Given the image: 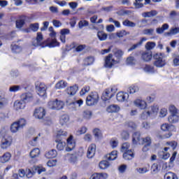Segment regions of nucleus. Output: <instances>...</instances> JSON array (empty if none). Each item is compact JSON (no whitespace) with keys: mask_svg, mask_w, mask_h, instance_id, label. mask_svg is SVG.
<instances>
[{"mask_svg":"<svg viewBox=\"0 0 179 179\" xmlns=\"http://www.w3.org/2000/svg\"><path fill=\"white\" fill-rule=\"evenodd\" d=\"M132 143L133 145H146L147 146H152V137L148 136L141 138V133L136 131L132 135Z\"/></svg>","mask_w":179,"mask_h":179,"instance_id":"f257e3e1","label":"nucleus"},{"mask_svg":"<svg viewBox=\"0 0 179 179\" xmlns=\"http://www.w3.org/2000/svg\"><path fill=\"white\" fill-rule=\"evenodd\" d=\"M159 113V106L157 104H154L149 106L148 109L143 111L141 115V120H148V117L150 118H155Z\"/></svg>","mask_w":179,"mask_h":179,"instance_id":"f03ea898","label":"nucleus"},{"mask_svg":"<svg viewBox=\"0 0 179 179\" xmlns=\"http://www.w3.org/2000/svg\"><path fill=\"white\" fill-rule=\"evenodd\" d=\"M13 142V138L12 136L8 134V133L5 132L2 134V138L1 140L0 146L1 149L6 150L8 148L12 145Z\"/></svg>","mask_w":179,"mask_h":179,"instance_id":"7ed1b4c3","label":"nucleus"},{"mask_svg":"<svg viewBox=\"0 0 179 179\" xmlns=\"http://www.w3.org/2000/svg\"><path fill=\"white\" fill-rule=\"evenodd\" d=\"M83 150L81 149L73 154L68 153L66 155V157L68 159L69 163H70L71 164H78V162H79V157H82V156H83Z\"/></svg>","mask_w":179,"mask_h":179,"instance_id":"20e7f679","label":"nucleus"},{"mask_svg":"<svg viewBox=\"0 0 179 179\" xmlns=\"http://www.w3.org/2000/svg\"><path fill=\"white\" fill-rule=\"evenodd\" d=\"M165 55L164 53H156L154 55V65L157 68H163L166 65Z\"/></svg>","mask_w":179,"mask_h":179,"instance_id":"39448f33","label":"nucleus"},{"mask_svg":"<svg viewBox=\"0 0 179 179\" xmlns=\"http://www.w3.org/2000/svg\"><path fill=\"white\" fill-rule=\"evenodd\" d=\"M35 87L36 90V92L41 97H45L46 96V92H47V86L45 83L37 81L35 83Z\"/></svg>","mask_w":179,"mask_h":179,"instance_id":"423d86ee","label":"nucleus"},{"mask_svg":"<svg viewBox=\"0 0 179 179\" xmlns=\"http://www.w3.org/2000/svg\"><path fill=\"white\" fill-rule=\"evenodd\" d=\"M117 92V89L115 87H110L106 89L102 94L101 99L103 101H107V100H110L111 97H114L115 93Z\"/></svg>","mask_w":179,"mask_h":179,"instance_id":"0eeeda50","label":"nucleus"},{"mask_svg":"<svg viewBox=\"0 0 179 179\" xmlns=\"http://www.w3.org/2000/svg\"><path fill=\"white\" fill-rule=\"evenodd\" d=\"M97 103H99V94L97 92H93L87 97V106H94Z\"/></svg>","mask_w":179,"mask_h":179,"instance_id":"6e6552de","label":"nucleus"},{"mask_svg":"<svg viewBox=\"0 0 179 179\" xmlns=\"http://www.w3.org/2000/svg\"><path fill=\"white\" fill-rule=\"evenodd\" d=\"M48 107L51 110H62V108H64V102L57 99L55 101H50Z\"/></svg>","mask_w":179,"mask_h":179,"instance_id":"1a4fd4ad","label":"nucleus"},{"mask_svg":"<svg viewBox=\"0 0 179 179\" xmlns=\"http://www.w3.org/2000/svg\"><path fill=\"white\" fill-rule=\"evenodd\" d=\"M43 34L41 32H38L36 36V43H34L33 45L34 47H41V48H44L48 45V43H47V41L41 42L43 41Z\"/></svg>","mask_w":179,"mask_h":179,"instance_id":"9d476101","label":"nucleus"},{"mask_svg":"<svg viewBox=\"0 0 179 179\" xmlns=\"http://www.w3.org/2000/svg\"><path fill=\"white\" fill-rule=\"evenodd\" d=\"M120 61L114 59L113 58V55L109 54L105 59V68H113V65H115V64H118Z\"/></svg>","mask_w":179,"mask_h":179,"instance_id":"9b49d317","label":"nucleus"},{"mask_svg":"<svg viewBox=\"0 0 179 179\" xmlns=\"http://www.w3.org/2000/svg\"><path fill=\"white\" fill-rule=\"evenodd\" d=\"M34 115L38 120H43L45 117V109L43 107L36 108L34 110Z\"/></svg>","mask_w":179,"mask_h":179,"instance_id":"f8f14e48","label":"nucleus"},{"mask_svg":"<svg viewBox=\"0 0 179 179\" xmlns=\"http://www.w3.org/2000/svg\"><path fill=\"white\" fill-rule=\"evenodd\" d=\"M75 141H73V136H70L69 138H67V146L66 148V152H71L75 149Z\"/></svg>","mask_w":179,"mask_h":179,"instance_id":"ddd939ff","label":"nucleus"},{"mask_svg":"<svg viewBox=\"0 0 179 179\" xmlns=\"http://www.w3.org/2000/svg\"><path fill=\"white\" fill-rule=\"evenodd\" d=\"M134 104L136 107L140 108V110H145V108L148 107V103H146V101H145L143 99H136L134 101Z\"/></svg>","mask_w":179,"mask_h":179,"instance_id":"4468645a","label":"nucleus"},{"mask_svg":"<svg viewBox=\"0 0 179 179\" xmlns=\"http://www.w3.org/2000/svg\"><path fill=\"white\" fill-rule=\"evenodd\" d=\"M94 155H96V144H91L87 149V157L88 159H93Z\"/></svg>","mask_w":179,"mask_h":179,"instance_id":"2eb2a0df","label":"nucleus"},{"mask_svg":"<svg viewBox=\"0 0 179 179\" xmlns=\"http://www.w3.org/2000/svg\"><path fill=\"white\" fill-rule=\"evenodd\" d=\"M21 100L26 104V103H30L33 101V94L30 92L24 93L21 95Z\"/></svg>","mask_w":179,"mask_h":179,"instance_id":"dca6fc26","label":"nucleus"},{"mask_svg":"<svg viewBox=\"0 0 179 179\" xmlns=\"http://www.w3.org/2000/svg\"><path fill=\"white\" fill-rule=\"evenodd\" d=\"M83 104V100L78 99L74 102L70 103L69 106L70 108H72V110H78V108L80 107Z\"/></svg>","mask_w":179,"mask_h":179,"instance_id":"f3484780","label":"nucleus"},{"mask_svg":"<svg viewBox=\"0 0 179 179\" xmlns=\"http://www.w3.org/2000/svg\"><path fill=\"white\" fill-rule=\"evenodd\" d=\"M26 107V103L22 101H15L14 102V108L16 111H19V110H23Z\"/></svg>","mask_w":179,"mask_h":179,"instance_id":"a211bd4d","label":"nucleus"},{"mask_svg":"<svg viewBox=\"0 0 179 179\" xmlns=\"http://www.w3.org/2000/svg\"><path fill=\"white\" fill-rule=\"evenodd\" d=\"M129 97V94L127 92H119L116 95L117 101H125V100H128Z\"/></svg>","mask_w":179,"mask_h":179,"instance_id":"6ab92c4d","label":"nucleus"},{"mask_svg":"<svg viewBox=\"0 0 179 179\" xmlns=\"http://www.w3.org/2000/svg\"><path fill=\"white\" fill-rule=\"evenodd\" d=\"M117 150H113L109 154L106 155L105 156L106 160H108L109 162H113V160H115L117 157Z\"/></svg>","mask_w":179,"mask_h":179,"instance_id":"aec40b11","label":"nucleus"},{"mask_svg":"<svg viewBox=\"0 0 179 179\" xmlns=\"http://www.w3.org/2000/svg\"><path fill=\"white\" fill-rule=\"evenodd\" d=\"M135 157V154H134V151L128 150L124 152L123 154V159L124 160H132Z\"/></svg>","mask_w":179,"mask_h":179,"instance_id":"412c9836","label":"nucleus"},{"mask_svg":"<svg viewBox=\"0 0 179 179\" xmlns=\"http://www.w3.org/2000/svg\"><path fill=\"white\" fill-rule=\"evenodd\" d=\"M10 157H12V155L10 152H6L0 157V162L3 164L8 163L10 160Z\"/></svg>","mask_w":179,"mask_h":179,"instance_id":"4be33fe9","label":"nucleus"},{"mask_svg":"<svg viewBox=\"0 0 179 179\" xmlns=\"http://www.w3.org/2000/svg\"><path fill=\"white\" fill-rule=\"evenodd\" d=\"M177 142L176 141H169L166 143V146L164 148L165 152H167L169 149H171V150H176V148H177Z\"/></svg>","mask_w":179,"mask_h":179,"instance_id":"5701e85b","label":"nucleus"},{"mask_svg":"<svg viewBox=\"0 0 179 179\" xmlns=\"http://www.w3.org/2000/svg\"><path fill=\"white\" fill-rule=\"evenodd\" d=\"M59 122L62 127H66L69 122V116L68 115H63L60 117Z\"/></svg>","mask_w":179,"mask_h":179,"instance_id":"b1692460","label":"nucleus"},{"mask_svg":"<svg viewBox=\"0 0 179 179\" xmlns=\"http://www.w3.org/2000/svg\"><path fill=\"white\" fill-rule=\"evenodd\" d=\"M106 111L107 113H118V111H120V106H118V105H110L109 106H108L106 108Z\"/></svg>","mask_w":179,"mask_h":179,"instance_id":"393cba45","label":"nucleus"},{"mask_svg":"<svg viewBox=\"0 0 179 179\" xmlns=\"http://www.w3.org/2000/svg\"><path fill=\"white\" fill-rule=\"evenodd\" d=\"M115 57L117 58L116 61H119L122 58V55H124V51L120 50V49H114L113 51Z\"/></svg>","mask_w":179,"mask_h":179,"instance_id":"a878e982","label":"nucleus"},{"mask_svg":"<svg viewBox=\"0 0 179 179\" xmlns=\"http://www.w3.org/2000/svg\"><path fill=\"white\" fill-rule=\"evenodd\" d=\"M168 121L171 124H176V122H178L179 121L178 114H173V115H169L168 117Z\"/></svg>","mask_w":179,"mask_h":179,"instance_id":"bb28decb","label":"nucleus"},{"mask_svg":"<svg viewBox=\"0 0 179 179\" xmlns=\"http://www.w3.org/2000/svg\"><path fill=\"white\" fill-rule=\"evenodd\" d=\"M142 60L145 62H149V61L152 60V52H145L142 54L141 56Z\"/></svg>","mask_w":179,"mask_h":179,"instance_id":"cd10ccee","label":"nucleus"},{"mask_svg":"<svg viewBox=\"0 0 179 179\" xmlns=\"http://www.w3.org/2000/svg\"><path fill=\"white\" fill-rule=\"evenodd\" d=\"M143 41H146V38H145V37L142 38L141 40L138 43L133 45L130 48H129L128 51L129 52V51H134V50H136V48H138V47H141V45H142V44H143Z\"/></svg>","mask_w":179,"mask_h":179,"instance_id":"c85d7f7f","label":"nucleus"},{"mask_svg":"<svg viewBox=\"0 0 179 179\" xmlns=\"http://www.w3.org/2000/svg\"><path fill=\"white\" fill-rule=\"evenodd\" d=\"M57 155L56 150H51L45 153V157H46V159H54V157H57Z\"/></svg>","mask_w":179,"mask_h":179,"instance_id":"c756f323","label":"nucleus"},{"mask_svg":"<svg viewBox=\"0 0 179 179\" xmlns=\"http://www.w3.org/2000/svg\"><path fill=\"white\" fill-rule=\"evenodd\" d=\"M29 156L31 159H36L40 156V149L34 148L33 149L30 153Z\"/></svg>","mask_w":179,"mask_h":179,"instance_id":"7c9ffc66","label":"nucleus"},{"mask_svg":"<svg viewBox=\"0 0 179 179\" xmlns=\"http://www.w3.org/2000/svg\"><path fill=\"white\" fill-rule=\"evenodd\" d=\"M169 24H164L162 27L157 28L156 31L157 34H163L165 30H169Z\"/></svg>","mask_w":179,"mask_h":179,"instance_id":"2f4dec72","label":"nucleus"},{"mask_svg":"<svg viewBox=\"0 0 179 179\" xmlns=\"http://www.w3.org/2000/svg\"><path fill=\"white\" fill-rule=\"evenodd\" d=\"M22 129L17 122H13L10 126V131L13 134H16L17 131H20Z\"/></svg>","mask_w":179,"mask_h":179,"instance_id":"473e14b6","label":"nucleus"},{"mask_svg":"<svg viewBox=\"0 0 179 179\" xmlns=\"http://www.w3.org/2000/svg\"><path fill=\"white\" fill-rule=\"evenodd\" d=\"M77 92H78V86L70 87L69 88L67 89V93L70 96H75Z\"/></svg>","mask_w":179,"mask_h":179,"instance_id":"72a5a7b5","label":"nucleus"},{"mask_svg":"<svg viewBox=\"0 0 179 179\" xmlns=\"http://www.w3.org/2000/svg\"><path fill=\"white\" fill-rule=\"evenodd\" d=\"M68 86V83L64 80H60L59 81L56 85H55V88L56 89H65V87Z\"/></svg>","mask_w":179,"mask_h":179,"instance_id":"f704fd0d","label":"nucleus"},{"mask_svg":"<svg viewBox=\"0 0 179 179\" xmlns=\"http://www.w3.org/2000/svg\"><path fill=\"white\" fill-rule=\"evenodd\" d=\"M156 15H157V11L156 10H151L143 13V17H153V16H156Z\"/></svg>","mask_w":179,"mask_h":179,"instance_id":"c9c22d12","label":"nucleus"},{"mask_svg":"<svg viewBox=\"0 0 179 179\" xmlns=\"http://www.w3.org/2000/svg\"><path fill=\"white\" fill-rule=\"evenodd\" d=\"M123 26H126V27H135L136 26V24L132 21H130L129 20H125L122 22Z\"/></svg>","mask_w":179,"mask_h":179,"instance_id":"e433bc0d","label":"nucleus"},{"mask_svg":"<svg viewBox=\"0 0 179 179\" xmlns=\"http://www.w3.org/2000/svg\"><path fill=\"white\" fill-rule=\"evenodd\" d=\"M97 37L100 41H106V40H107V34L103 31H98Z\"/></svg>","mask_w":179,"mask_h":179,"instance_id":"4c0bfd02","label":"nucleus"},{"mask_svg":"<svg viewBox=\"0 0 179 179\" xmlns=\"http://www.w3.org/2000/svg\"><path fill=\"white\" fill-rule=\"evenodd\" d=\"M164 179H178L177 175L173 172H168L164 175Z\"/></svg>","mask_w":179,"mask_h":179,"instance_id":"58836bf2","label":"nucleus"},{"mask_svg":"<svg viewBox=\"0 0 179 179\" xmlns=\"http://www.w3.org/2000/svg\"><path fill=\"white\" fill-rule=\"evenodd\" d=\"M128 92L129 93H130V94H134V93H138V92H139V87L136 85H132L129 87Z\"/></svg>","mask_w":179,"mask_h":179,"instance_id":"ea45409f","label":"nucleus"},{"mask_svg":"<svg viewBox=\"0 0 179 179\" xmlns=\"http://www.w3.org/2000/svg\"><path fill=\"white\" fill-rule=\"evenodd\" d=\"M16 122L20 127V128H21V129H23V128H24V127H26V124H27V122L24 118H21Z\"/></svg>","mask_w":179,"mask_h":179,"instance_id":"a19ab883","label":"nucleus"},{"mask_svg":"<svg viewBox=\"0 0 179 179\" xmlns=\"http://www.w3.org/2000/svg\"><path fill=\"white\" fill-rule=\"evenodd\" d=\"M173 125H170L167 123H164L162 125H161V129L162 131H164V132H166L167 131H171V128H173Z\"/></svg>","mask_w":179,"mask_h":179,"instance_id":"79ce46f5","label":"nucleus"},{"mask_svg":"<svg viewBox=\"0 0 179 179\" xmlns=\"http://www.w3.org/2000/svg\"><path fill=\"white\" fill-rule=\"evenodd\" d=\"M55 142L57 143V149H58V150H64L66 145L65 142H62L61 140H55Z\"/></svg>","mask_w":179,"mask_h":179,"instance_id":"37998d69","label":"nucleus"},{"mask_svg":"<svg viewBox=\"0 0 179 179\" xmlns=\"http://www.w3.org/2000/svg\"><path fill=\"white\" fill-rule=\"evenodd\" d=\"M94 62V57H88L84 60V65H86L87 66L89 65H92Z\"/></svg>","mask_w":179,"mask_h":179,"instance_id":"c03bdc74","label":"nucleus"},{"mask_svg":"<svg viewBox=\"0 0 179 179\" xmlns=\"http://www.w3.org/2000/svg\"><path fill=\"white\" fill-rule=\"evenodd\" d=\"M142 33L145 36H153V33H155V29H145L142 31Z\"/></svg>","mask_w":179,"mask_h":179,"instance_id":"a18cd8bd","label":"nucleus"},{"mask_svg":"<svg viewBox=\"0 0 179 179\" xmlns=\"http://www.w3.org/2000/svg\"><path fill=\"white\" fill-rule=\"evenodd\" d=\"M8 99L5 98V96L0 98V108H3L6 106H8Z\"/></svg>","mask_w":179,"mask_h":179,"instance_id":"49530a36","label":"nucleus"},{"mask_svg":"<svg viewBox=\"0 0 179 179\" xmlns=\"http://www.w3.org/2000/svg\"><path fill=\"white\" fill-rule=\"evenodd\" d=\"M159 157L160 159H163L164 160H167V159L170 157V153L166 152V151L164 150V151L159 153Z\"/></svg>","mask_w":179,"mask_h":179,"instance_id":"de8ad7c7","label":"nucleus"},{"mask_svg":"<svg viewBox=\"0 0 179 179\" xmlns=\"http://www.w3.org/2000/svg\"><path fill=\"white\" fill-rule=\"evenodd\" d=\"M169 110L171 115L178 114V109L174 105H170Z\"/></svg>","mask_w":179,"mask_h":179,"instance_id":"09e8293b","label":"nucleus"},{"mask_svg":"<svg viewBox=\"0 0 179 179\" xmlns=\"http://www.w3.org/2000/svg\"><path fill=\"white\" fill-rule=\"evenodd\" d=\"M118 139L117 138H112L110 141V145L111 146V148L113 149H115V148H117L118 146Z\"/></svg>","mask_w":179,"mask_h":179,"instance_id":"8fccbe9b","label":"nucleus"},{"mask_svg":"<svg viewBox=\"0 0 179 179\" xmlns=\"http://www.w3.org/2000/svg\"><path fill=\"white\" fill-rule=\"evenodd\" d=\"M179 33V27H175L170 29V31L167 33L168 36H175V34H178Z\"/></svg>","mask_w":179,"mask_h":179,"instance_id":"3c124183","label":"nucleus"},{"mask_svg":"<svg viewBox=\"0 0 179 179\" xmlns=\"http://www.w3.org/2000/svg\"><path fill=\"white\" fill-rule=\"evenodd\" d=\"M110 166V163L107 161H102L99 163V169L101 170H105V169H107Z\"/></svg>","mask_w":179,"mask_h":179,"instance_id":"603ef678","label":"nucleus"},{"mask_svg":"<svg viewBox=\"0 0 179 179\" xmlns=\"http://www.w3.org/2000/svg\"><path fill=\"white\" fill-rule=\"evenodd\" d=\"M136 61L134 57H129L126 60V64L127 65H135Z\"/></svg>","mask_w":179,"mask_h":179,"instance_id":"864d4df0","label":"nucleus"},{"mask_svg":"<svg viewBox=\"0 0 179 179\" xmlns=\"http://www.w3.org/2000/svg\"><path fill=\"white\" fill-rule=\"evenodd\" d=\"M156 47V43L155 42H148L145 45L146 50L150 51V50H153V48Z\"/></svg>","mask_w":179,"mask_h":179,"instance_id":"5fc2aeb1","label":"nucleus"},{"mask_svg":"<svg viewBox=\"0 0 179 179\" xmlns=\"http://www.w3.org/2000/svg\"><path fill=\"white\" fill-rule=\"evenodd\" d=\"M87 26H89V22L87 20H80L78 22L79 29H83V27H86Z\"/></svg>","mask_w":179,"mask_h":179,"instance_id":"6e6d98bb","label":"nucleus"},{"mask_svg":"<svg viewBox=\"0 0 179 179\" xmlns=\"http://www.w3.org/2000/svg\"><path fill=\"white\" fill-rule=\"evenodd\" d=\"M141 2H143V0H135V2L134 3L135 8H136L137 9L143 8V3Z\"/></svg>","mask_w":179,"mask_h":179,"instance_id":"4d7b16f0","label":"nucleus"},{"mask_svg":"<svg viewBox=\"0 0 179 179\" xmlns=\"http://www.w3.org/2000/svg\"><path fill=\"white\" fill-rule=\"evenodd\" d=\"M12 51L15 54H19L22 51V48L17 45H12Z\"/></svg>","mask_w":179,"mask_h":179,"instance_id":"13d9d810","label":"nucleus"},{"mask_svg":"<svg viewBox=\"0 0 179 179\" xmlns=\"http://www.w3.org/2000/svg\"><path fill=\"white\" fill-rule=\"evenodd\" d=\"M87 131V128L86 127H82L76 131V135H83Z\"/></svg>","mask_w":179,"mask_h":179,"instance_id":"bf43d9fd","label":"nucleus"},{"mask_svg":"<svg viewBox=\"0 0 179 179\" xmlns=\"http://www.w3.org/2000/svg\"><path fill=\"white\" fill-rule=\"evenodd\" d=\"M167 114H168V111H167V108H162L159 111L160 118H164V117H166V115H167Z\"/></svg>","mask_w":179,"mask_h":179,"instance_id":"052dcab7","label":"nucleus"},{"mask_svg":"<svg viewBox=\"0 0 179 179\" xmlns=\"http://www.w3.org/2000/svg\"><path fill=\"white\" fill-rule=\"evenodd\" d=\"M48 30L50 31V37H51V38H55V37H57V33L54 31V28L52 27H50Z\"/></svg>","mask_w":179,"mask_h":179,"instance_id":"680f3d73","label":"nucleus"},{"mask_svg":"<svg viewBox=\"0 0 179 179\" xmlns=\"http://www.w3.org/2000/svg\"><path fill=\"white\" fill-rule=\"evenodd\" d=\"M128 149H129V144L128 143H124L122 145L121 152L124 153L125 152H128Z\"/></svg>","mask_w":179,"mask_h":179,"instance_id":"e2e57ef3","label":"nucleus"},{"mask_svg":"<svg viewBox=\"0 0 179 179\" xmlns=\"http://www.w3.org/2000/svg\"><path fill=\"white\" fill-rule=\"evenodd\" d=\"M173 65L175 66H179V55H173Z\"/></svg>","mask_w":179,"mask_h":179,"instance_id":"0e129e2a","label":"nucleus"},{"mask_svg":"<svg viewBox=\"0 0 179 179\" xmlns=\"http://www.w3.org/2000/svg\"><path fill=\"white\" fill-rule=\"evenodd\" d=\"M83 117L86 118V120H90L92 118V111L90 110H85L83 112Z\"/></svg>","mask_w":179,"mask_h":179,"instance_id":"69168bd1","label":"nucleus"},{"mask_svg":"<svg viewBox=\"0 0 179 179\" xmlns=\"http://www.w3.org/2000/svg\"><path fill=\"white\" fill-rule=\"evenodd\" d=\"M24 26V20H18L16 21V27L17 29H22Z\"/></svg>","mask_w":179,"mask_h":179,"instance_id":"338daca9","label":"nucleus"},{"mask_svg":"<svg viewBox=\"0 0 179 179\" xmlns=\"http://www.w3.org/2000/svg\"><path fill=\"white\" fill-rule=\"evenodd\" d=\"M57 159L49 160L47 163L48 167H55L57 166Z\"/></svg>","mask_w":179,"mask_h":179,"instance_id":"774afa93","label":"nucleus"}]
</instances>
